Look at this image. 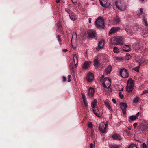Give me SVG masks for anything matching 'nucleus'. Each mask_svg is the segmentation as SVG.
<instances>
[{
	"label": "nucleus",
	"instance_id": "f257e3e1",
	"mask_svg": "<svg viewBox=\"0 0 148 148\" xmlns=\"http://www.w3.org/2000/svg\"><path fill=\"white\" fill-rule=\"evenodd\" d=\"M95 25L99 29H104L105 27V23L103 18L99 17L95 21Z\"/></svg>",
	"mask_w": 148,
	"mask_h": 148
},
{
	"label": "nucleus",
	"instance_id": "f03ea898",
	"mask_svg": "<svg viewBox=\"0 0 148 148\" xmlns=\"http://www.w3.org/2000/svg\"><path fill=\"white\" fill-rule=\"evenodd\" d=\"M115 5L116 8L121 11H124L126 10V5L123 1H116Z\"/></svg>",
	"mask_w": 148,
	"mask_h": 148
},
{
	"label": "nucleus",
	"instance_id": "7ed1b4c3",
	"mask_svg": "<svg viewBox=\"0 0 148 148\" xmlns=\"http://www.w3.org/2000/svg\"><path fill=\"white\" fill-rule=\"evenodd\" d=\"M127 83L126 87V90L127 92H130L132 91L133 89L134 81L130 79L128 80Z\"/></svg>",
	"mask_w": 148,
	"mask_h": 148
},
{
	"label": "nucleus",
	"instance_id": "20e7f679",
	"mask_svg": "<svg viewBox=\"0 0 148 148\" xmlns=\"http://www.w3.org/2000/svg\"><path fill=\"white\" fill-rule=\"evenodd\" d=\"M111 43L113 45H122L123 43V40L120 37L113 38H112Z\"/></svg>",
	"mask_w": 148,
	"mask_h": 148
},
{
	"label": "nucleus",
	"instance_id": "39448f33",
	"mask_svg": "<svg viewBox=\"0 0 148 148\" xmlns=\"http://www.w3.org/2000/svg\"><path fill=\"white\" fill-rule=\"evenodd\" d=\"M120 74L123 78H126L128 77V73L127 70L124 68L122 69L120 71Z\"/></svg>",
	"mask_w": 148,
	"mask_h": 148
},
{
	"label": "nucleus",
	"instance_id": "423d86ee",
	"mask_svg": "<svg viewBox=\"0 0 148 148\" xmlns=\"http://www.w3.org/2000/svg\"><path fill=\"white\" fill-rule=\"evenodd\" d=\"M107 126V124L101 123L100 124L99 126V130L101 132L103 133H105L106 131Z\"/></svg>",
	"mask_w": 148,
	"mask_h": 148
},
{
	"label": "nucleus",
	"instance_id": "0eeeda50",
	"mask_svg": "<svg viewBox=\"0 0 148 148\" xmlns=\"http://www.w3.org/2000/svg\"><path fill=\"white\" fill-rule=\"evenodd\" d=\"M120 106L123 114H125L126 113V110L127 107V105L126 103L123 102H122L120 103Z\"/></svg>",
	"mask_w": 148,
	"mask_h": 148
},
{
	"label": "nucleus",
	"instance_id": "6e6552de",
	"mask_svg": "<svg viewBox=\"0 0 148 148\" xmlns=\"http://www.w3.org/2000/svg\"><path fill=\"white\" fill-rule=\"evenodd\" d=\"M78 64L74 63V62H71L70 64V69L71 72L74 73L75 68L77 66Z\"/></svg>",
	"mask_w": 148,
	"mask_h": 148
},
{
	"label": "nucleus",
	"instance_id": "1a4fd4ad",
	"mask_svg": "<svg viewBox=\"0 0 148 148\" xmlns=\"http://www.w3.org/2000/svg\"><path fill=\"white\" fill-rule=\"evenodd\" d=\"M88 35L90 37L97 39L96 37V32L95 31L92 30H88Z\"/></svg>",
	"mask_w": 148,
	"mask_h": 148
},
{
	"label": "nucleus",
	"instance_id": "9d476101",
	"mask_svg": "<svg viewBox=\"0 0 148 148\" xmlns=\"http://www.w3.org/2000/svg\"><path fill=\"white\" fill-rule=\"evenodd\" d=\"M94 77V75L92 73H89L88 74L86 79L88 82H91L93 79Z\"/></svg>",
	"mask_w": 148,
	"mask_h": 148
},
{
	"label": "nucleus",
	"instance_id": "9b49d317",
	"mask_svg": "<svg viewBox=\"0 0 148 148\" xmlns=\"http://www.w3.org/2000/svg\"><path fill=\"white\" fill-rule=\"evenodd\" d=\"M120 28L119 27H113L112 28L109 32V34H114L120 30Z\"/></svg>",
	"mask_w": 148,
	"mask_h": 148
},
{
	"label": "nucleus",
	"instance_id": "f8f14e48",
	"mask_svg": "<svg viewBox=\"0 0 148 148\" xmlns=\"http://www.w3.org/2000/svg\"><path fill=\"white\" fill-rule=\"evenodd\" d=\"M139 112H138L135 115H132L130 116V120H129V121L132 122V121H134L138 119L139 116Z\"/></svg>",
	"mask_w": 148,
	"mask_h": 148
},
{
	"label": "nucleus",
	"instance_id": "ddd939ff",
	"mask_svg": "<svg viewBox=\"0 0 148 148\" xmlns=\"http://www.w3.org/2000/svg\"><path fill=\"white\" fill-rule=\"evenodd\" d=\"M94 90L92 87H90L88 89V95L90 98L92 97L94 95Z\"/></svg>",
	"mask_w": 148,
	"mask_h": 148
},
{
	"label": "nucleus",
	"instance_id": "4468645a",
	"mask_svg": "<svg viewBox=\"0 0 148 148\" xmlns=\"http://www.w3.org/2000/svg\"><path fill=\"white\" fill-rule=\"evenodd\" d=\"M91 62L90 61H86L84 62L83 64L82 67L84 69H87L90 66Z\"/></svg>",
	"mask_w": 148,
	"mask_h": 148
},
{
	"label": "nucleus",
	"instance_id": "2eb2a0df",
	"mask_svg": "<svg viewBox=\"0 0 148 148\" xmlns=\"http://www.w3.org/2000/svg\"><path fill=\"white\" fill-rule=\"evenodd\" d=\"M112 138L116 140H120L122 139L120 135L117 133H115L113 134L112 136Z\"/></svg>",
	"mask_w": 148,
	"mask_h": 148
},
{
	"label": "nucleus",
	"instance_id": "dca6fc26",
	"mask_svg": "<svg viewBox=\"0 0 148 148\" xmlns=\"http://www.w3.org/2000/svg\"><path fill=\"white\" fill-rule=\"evenodd\" d=\"M69 15V16L70 18L72 20L75 21L77 18V16L74 12H72Z\"/></svg>",
	"mask_w": 148,
	"mask_h": 148
},
{
	"label": "nucleus",
	"instance_id": "f3484780",
	"mask_svg": "<svg viewBox=\"0 0 148 148\" xmlns=\"http://www.w3.org/2000/svg\"><path fill=\"white\" fill-rule=\"evenodd\" d=\"M104 45V41L103 40H101L99 41L98 45V47L97 48V50H99V49L102 48L103 46Z\"/></svg>",
	"mask_w": 148,
	"mask_h": 148
},
{
	"label": "nucleus",
	"instance_id": "a211bd4d",
	"mask_svg": "<svg viewBox=\"0 0 148 148\" xmlns=\"http://www.w3.org/2000/svg\"><path fill=\"white\" fill-rule=\"evenodd\" d=\"M123 49L126 52H128L130 51V47L129 45H124L123 46Z\"/></svg>",
	"mask_w": 148,
	"mask_h": 148
},
{
	"label": "nucleus",
	"instance_id": "6ab92c4d",
	"mask_svg": "<svg viewBox=\"0 0 148 148\" xmlns=\"http://www.w3.org/2000/svg\"><path fill=\"white\" fill-rule=\"evenodd\" d=\"M108 87L106 85L105 83L104 82H103L102 83V85L106 89H108L109 88L111 85V80L110 79L108 81Z\"/></svg>",
	"mask_w": 148,
	"mask_h": 148
},
{
	"label": "nucleus",
	"instance_id": "aec40b11",
	"mask_svg": "<svg viewBox=\"0 0 148 148\" xmlns=\"http://www.w3.org/2000/svg\"><path fill=\"white\" fill-rule=\"evenodd\" d=\"M100 5L103 7H106L107 6L106 0H99Z\"/></svg>",
	"mask_w": 148,
	"mask_h": 148
},
{
	"label": "nucleus",
	"instance_id": "412c9836",
	"mask_svg": "<svg viewBox=\"0 0 148 148\" xmlns=\"http://www.w3.org/2000/svg\"><path fill=\"white\" fill-rule=\"evenodd\" d=\"M97 101L96 99H95L94 101L91 102V106L92 108L97 107Z\"/></svg>",
	"mask_w": 148,
	"mask_h": 148
},
{
	"label": "nucleus",
	"instance_id": "4be33fe9",
	"mask_svg": "<svg viewBox=\"0 0 148 148\" xmlns=\"http://www.w3.org/2000/svg\"><path fill=\"white\" fill-rule=\"evenodd\" d=\"M104 104L108 108L109 110H110V112H111L113 111V110L112 109L108 101H105L104 102Z\"/></svg>",
	"mask_w": 148,
	"mask_h": 148
},
{
	"label": "nucleus",
	"instance_id": "5701e85b",
	"mask_svg": "<svg viewBox=\"0 0 148 148\" xmlns=\"http://www.w3.org/2000/svg\"><path fill=\"white\" fill-rule=\"evenodd\" d=\"M99 65V62L97 59H95L94 60V66L95 67L97 68L98 67Z\"/></svg>",
	"mask_w": 148,
	"mask_h": 148
},
{
	"label": "nucleus",
	"instance_id": "b1692460",
	"mask_svg": "<svg viewBox=\"0 0 148 148\" xmlns=\"http://www.w3.org/2000/svg\"><path fill=\"white\" fill-rule=\"evenodd\" d=\"M78 57L76 54H75L73 56V61L72 62H74V63L78 64Z\"/></svg>",
	"mask_w": 148,
	"mask_h": 148
},
{
	"label": "nucleus",
	"instance_id": "393cba45",
	"mask_svg": "<svg viewBox=\"0 0 148 148\" xmlns=\"http://www.w3.org/2000/svg\"><path fill=\"white\" fill-rule=\"evenodd\" d=\"M112 69V67L111 66H108L106 69L105 70V72L106 74L110 73Z\"/></svg>",
	"mask_w": 148,
	"mask_h": 148
},
{
	"label": "nucleus",
	"instance_id": "a878e982",
	"mask_svg": "<svg viewBox=\"0 0 148 148\" xmlns=\"http://www.w3.org/2000/svg\"><path fill=\"white\" fill-rule=\"evenodd\" d=\"M109 148H120V146L117 144H111L109 145Z\"/></svg>",
	"mask_w": 148,
	"mask_h": 148
},
{
	"label": "nucleus",
	"instance_id": "bb28decb",
	"mask_svg": "<svg viewBox=\"0 0 148 148\" xmlns=\"http://www.w3.org/2000/svg\"><path fill=\"white\" fill-rule=\"evenodd\" d=\"M139 12H140V13L139 12H138L137 14V16L136 17V18L139 17L140 15L143 14V9L142 8H140L139 9Z\"/></svg>",
	"mask_w": 148,
	"mask_h": 148
},
{
	"label": "nucleus",
	"instance_id": "cd10ccee",
	"mask_svg": "<svg viewBox=\"0 0 148 148\" xmlns=\"http://www.w3.org/2000/svg\"><path fill=\"white\" fill-rule=\"evenodd\" d=\"M139 99L140 98L138 97H136L134 99L133 102L134 103H136L139 102Z\"/></svg>",
	"mask_w": 148,
	"mask_h": 148
},
{
	"label": "nucleus",
	"instance_id": "c85d7f7f",
	"mask_svg": "<svg viewBox=\"0 0 148 148\" xmlns=\"http://www.w3.org/2000/svg\"><path fill=\"white\" fill-rule=\"evenodd\" d=\"M77 35L76 33H74L72 36L71 41H72L73 40H76L77 38Z\"/></svg>",
	"mask_w": 148,
	"mask_h": 148
},
{
	"label": "nucleus",
	"instance_id": "c756f323",
	"mask_svg": "<svg viewBox=\"0 0 148 148\" xmlns=\"http://www.w3.org/2000/svg\"><path fill=\"white\" fill-rule=\"evenodd\" d=\"M113 51L114 53H117L119 52V50L117 47H115L114 48Z\"/></svg>",
	"mask_w": 148,
	"mask_h": 148
},
{
	"label": "nucleus",
	"instance_id": "7c9ffc66",
	"mask_svg": "<svg viewBox=\"0 0 148 148\" xmlns=\"http://www.w3.org/2000/svg\"><path fill=\"white\" fill-rule=\"evenodd\" d=\"M92 110L94 113L99 112V110L97 107L92 108Z\"/></svg>",
	"mask_w": 148,
	"mask_h": 148
},
{
	"label": "nucleus",
	"instance_id": "2f4dec72",
	"mask_svg": "<svg viewBox=\"0 0 148 148\" xmlns=\"http://www.w3.org/2000/svg\"><path fill=\"white\" fill-rule=\"evenodd\" d=\"M126 31L129 35H132V32L129 29H126Z\"/></svg>",
	"mask_w": 148,
	"mask_h": 148
},
{
	"label": "nucleus",
	"instance_id": "473e14b6",
	"mask_svg": "<svg viewBox=\"0 0 148 148\" xmlns=\"http://www.w3.org/2000/svg\"><path fill=\"white\" fill-rule=\"evenodd\" d=\"M131 57V56L130 54H127L125 57V59L126 60H128Z\"/></svg>",
	"mask_w": 148,
	"mask_h": 148
},
{
	"label": "nucleus",
	"instance_id": "72a5a7b5",
	"mask_svg": "<svg viewBox=\"0 0 148 148\" xmlns=\"http://www.w3.org/2000/svg\"><path fill=\"white\" fill-rule=\"evenodd\" d=\"M115 21L116 23H119L120 21V19L119 17H116L115 19Z\"/></svg>",
	"mask_w": 148,
	"mask_h": 148
},
{
	"label": "nucleus",
	"instance_id": "f704fd0d",
	"mask_svg": "<svg viewBox=\"0 0 148 148\" xmlns=\"http://www.w3.org/2000/svg\"><path fill=\"white\" fill-rule=\"evenodd\" d=\"M143 19L144 22L146 26L147 27L148 26V24H147V20L145 17H143Z\"/></svg>",
	"mask_w": 148,
	"mask_h": 148
},
{
	"label": "nucleus",
	"instance_id": "c9c22d12",
	"mask_svg": "<svg viewBox=\"0 0 148 148\" xmlns=\"http://www.w3.org/2000/svg\"><path fill=\"white\" fill-rule=\"evenodd\" d=\"M88 127L92 128L93 127V125L91 122H90L88 124Z\"/></svg>",
	"mask_w": 148,
	"mask_h": 148
},
{
	"label": "nucleus",
	"instance_id": "e433bc0d",
	"mask_svg": "<svg viewBox=\"0 0 148 148\" xmlns=\"http://www.w3.org/2000/svg\"><path fill=\"white\" fill-rule=\"evenodd\" d=\"M57 38H58V42H59L60 44V42L61 41V36L60 35H58L57 36Z\"/></svg>",
	"mask_w": 148,
	"mask_h": 148
},
{
	"label": "nucleus",
	"instance_id": "4c0bfd02",
	"mask_svg": "<svg viewBox=\"0 0 148 148\" xmlns=\"http://www.w3.org/2000/svg\"><path fill=\"white\" fill-rule=\"evenodd\" d=\"M65 10L67 12V13L69 14V15L72 12V11L68 8H65Z\"/></svg>",
	"mask_w": 148,
	"mask_h": 148
},
{
	"label": "nucleus",
	"instance_id": "58836bf2",
	"mask_svg": "<svg viewBox=\"0 0 148 148\" xmlns=\"http://www.w3.org/2000/svg\"><path fill=\"white\" fill-rule=\"evenodd\" d=\"M95 114V115L97 116L98 117H101V115H100V113L98 112H95V113H94Z\"/></svg>",
	"mask_w": 148,
	"mask_h": 148
},
{
	"label": "nucleus",
	"instance_id": "ea45409f",
	"mask_svg": "<svg viewBox=\"0 0 148 148\" xmlns=\"http://www.w3.org/2000/svg\"><path fill=\"white\" fill-rule=\"evenodd\" d=\"M139 66H140V64L139 65ZM139 67L140 66L136 67L134 69V70L138 72L139 71Z\"/></svg>",
	"mask_w": 148,
	"mask_h": 148
},
{
	"label": "nucleus",
	"instance_id": "a19ab883",
	"mask_svg": "<svg viewBox=\"0 0 148 148\" xmlns=\"http://www.w3.org/2000/svg\"><path fill=\"white\" fill-rule=\"evenodd\" d=\"M84 103V105L87 107V106L88 104L87 103V101L86 99H84L83 100Z\"/></svg>",
	"mask_w": 148,
	"mask_h": 148
},
{
	"label": "nucleus",
	"instance_id": "79ce46f5",
	"mask_svg": "<svg viewBox=\"0 0 148 148\" xmlns=\"http://www.w3.org/2000/svg\"><path fill=\"white\" fill-rule=\"evenodd\" d=\"M147 146L146 144L144 143H143L142 144V147L143 148H147Z\"/></svg>",
	"mask_w": 148,
	"mask_h": 148
},
{
	"label": "nucleus",
	"instance_id": "37998d69",
	"mask_svg": "<svg viewBox=\"0 0 148 148\" xmlns=\"http://www.w3.org/2000/svg\"><path fill=\"white\" fill-rule=\"evenodd\" d=\"M119 96H120V97L122 99L123 97V94H122V93L121 92H119Z\"/></svg>",
	"mask_w": 148,
	"mask_h": 148
},
{
	"label": "nucleus",
	"instance_id": "c03bdc74",
	"mask_svg": "<svg viewBox=\"0 0 148 148\" xmlns=\"http://www.w3.org/2000/svg\"><path fill=\"white\" fill-rule=\"evenodd\" d=\"M82 99L83 100L86 99V97L85 96V95L84 94L82 93Z\"/></svg>",
	"mask_w": 148,
	"mask_h": 148
},
{
	"label": "nucleus",
	"instance_id": "a18cd8bd",
	"mask_svg": "<svg viewBox=\"0 0 148 148\" xmlns=\"http://www.w3.org/2000/svg\"><path fill=\"white\" fill-rule=\"evenodd\" d=\"M71 77V76L70 75H69L68 76V82H70L71 81L70 78Z\"/></svg>",
	"mask_w": 148,
	"mask_h": 148
},
{
	"label": "nucleus",
	"instance_id": "49530a36",
	"mask_svg": "<svg viewBox=\"0 0 148 148\" xmlns=\"http://www.w3.org/2000/svg\"><path fill=\"white\" fill-rule=\"evenodd\" d=\"M148 93V90H145L143 92V94Z\"/></svg>",
	"mask_w": 148,
	"mask_h": 148
},
{
	"label": "nucleus",
	"instance_id": "de8ad7c7",
	"mask_svg": "<svg viewBox=\"0 0 148 148\" xmlns=\"http://www.w3.org/2000/svg\"><path fill=\"white\" fill-rule=\"evenodd\" d=\"M56 25H57V27H60V22H58L57 24H56Z\"/></svg>",
	"mask_w": 148,
	"mask_h": 148
},
{
	"label": "nucleus",
	"instance_id": "09e8293b",
	"mask_svg": "<svg viewBox=\"0 0 148 148\" xmlns=\"http://www.w3.org/2000/svg\"><path fill=\"white\" fill-rule=\"evenodd\" d=\"M112 101H113V102L114 103V104H116V100L114 99H112Z\"/></svg>",
	"mask_w": 148,
	"mask_h": 148
},
{
	"label": "nucleus",
	"instance_id": "8fccbe9b",
	"mask_svg": "<svg viewBox=\"0 0 148 148\" xmlns=\"http://www.w3.org/2000/svg\"><path fill=\"white\" fill-rule=\"evenodd\" d=\"M66 79V78L65 77H63V81L64 82H65Z\"/></svg>",
	"mask_w": 148,
	"mask_h": 148
},
{
	"label": "nucleus",
	"instance_id": "3c124183",
	"mask_svg": "<svg viewBox=\"0 0 148 148\" xmlns=\"http://www.w3.org/2000/svg\"><path fill=\"white\" fill-rule=\"evenodd\" d=\"M137 125V123H134L133 124V126L135 128L136 127Z\"/></svg>",
	"mask_w": 148,
	"mask_h": 148
},
{
	"label": "nucleus",
	"instance_id": "603ef678",
	"mask_svg": "<svg viewBox=\"0 0 148 148\" xmlns=\"http://www.w3.org/2000/svg\"><path fill=\"white\" fill-rule=\"evenodd\" d=\"M104 79H105L104 80L105 81H107L108 82V81L110 79H109L108 78H107V77L105 78Z\"/></svg>",
	"mask_w": 148,
	"mask_h": 148
},
{
	"label": "nucleus",
	"instance_id": "864d4df0",
	"mask_svg": "<svg viewBox=\"0 0 148 148\" xmlns=\"http://www.w3.org/2000/svg\"><path fill=\"white\" fill-rule=\"evenodd\" d=\"M71 46H72V47L73 48V49H75L76 48V47L75 46H73L72 43H71Z\"/></svg>",
	"mask_w": 148,
	"mask_h": 148
},
{
	"label": "nucleus",
	"instance_id": "5fc2aeb1",
	"mask_svg": "<svg viewBox=\"0 0 148 148\" xmlns=\"http://www.w3.org/2000/svg\"><path fill=\"white\" fill-rule=\"evenodd\" d=\"M71 0L72 2L73 3H76L77 2V0H75V2H73V0Z\"/></svg>",
	"mask_w": 148,
	"mask_h": 148
},
{
	"label": "nucleus",
	"instance_id": "6e6d98bb",
	"mask_svg": "<svg viewBox=\"0 0 148 148\" xmlns=\"http://www.w3.org/2000/svg\"><path fill=\"white\" fill-rule=\"evenodd\" d=\"M93 144L91 143L90 145V148H93Z\"/></svg>",
	"mask_w": 148,
	"mask_h": 148
},
{
	"label": "nucleus",
	"instance_id": "4d7b16f0",
	"mask_svg": "<svg viewBox=\"0 0 148 148\" xmlns=\"http://www.w3.org/2000/svg\"><path fill=\"white\" fill-rule=\"evenodd\" d=\"M62 51L64 52H66L67 51V50L66 49H63Z\"/></svg>",
	"mask_w": 148,
	"mask_h": 148
},
{
	"label": "nucleus",
	"instance_id": "13d9d810",
	"mask_svg": "<svg viewBox=\"0 0 148 148\" xmlns=\"http://www.w3.org/2000/svg\"><path fill=\"white\" fill-rule=\"evenodd\" d=\"M89 22L90 23H91V18H89Z\"/></svg>",
	"mask_w": 148,
	"mask_h": 148
},
{
	"label": "nucleus",
	"instance_id": "bf43d9fd",
	"mask_svg": "<svg viewBox=\"0 0 148 148\" xmlns=\"http://www.w3.org/2000/svg\"><path fill=\"white\" fill-rule=\"evenodd\" d=\"M116 59L119 60H122V58L121 57H118L116 58Z\"/></svg>",
	"mask_w": 148,
	"mask_h": 148
},
{
	"label": "nucleus",
	"instance_id": "052dcab7",
	"mask_svg": "<svg viewBox=\"0 0 148 148\" xmlns=\"http://www.w3.org/2000/svg\"><path fill=\"white\" fill-rule=\"evenodd\" d=\"M133 146H132V145H129L128 147L129 148H133Z\"/></svg>",
	"mask_w": 148,
	"mask_h": 148
},
{
	"label": "nucleus",
	"instance_id": "680f3d73",
	"mask_svg": "<svg viewBox=\"0 0 148 148\" xmlns=\"http://www.w3.org/2000/svg\"><path fill=\"white\" fill-rule=\"evenodd\" d=\"M60 2V0H56V2L57 3H59Z\"/></svg>",
	"mask_w": 148,
	"mask_h": 148
},
{
	"label": "nucleus",
	"instance_id": "e2e57ef3",
	"mask_svg": "<svg viewBox=\"0 0 148 148\" xmlns=\"http://www.w3.org/2000/svg\"><path fill=\"white\" fill-rule=\"evenodd\" d=\"M92 136H93V133H92V132L91 133V137L92 138Z\"/></svg>",
	"mask_w": 148,
	"mask_h": 148
},
{
	"label": "nucleus",
	"instance_id": "0e129e2a",
	"mask_svg": "<svg viewBox=\"0 0 148 148\" xmlns=\"http://www.w3.org/2000/svg\"><path fill=\"white\" fill-rule=\"evenodd\" d=\"M146 129H148V124H147V127H146Z\"/></svg>",
	"mask_w": 148,
	"mask_h": 148
},
{
	"label": "nucleus",
	"instance_id": "69168bd1",
	"mask_svg": "<svg viewBox=\"0 0 148 148\" xmlns=\"http://www.w3.org/2000/svg\"><path fill=\"white\" fill-rule=\"evenodd\" d=\"M101 77H102V78H103L104 77V75H102V76Z\"/></svg>",
	"mask_w": 148,
	"mask_h": 148
},
{
	"label": "nucleus",
	"instance_id": "338daca9",
	"mask_svg": "<svg viewBox=\"0 0 148 148\" xmlns=\"http://www.w3.org/2000/svg\"><path fill=\"white\" fill-rule=\"evenodd\" d=\"M138 61L137 62H141V61L140 60H137Z\"/></svg>",
	"mask_w": 148,
	"mask_h": 148
},
{
	"label": "nucleus",
	"instance_id": "774afa93",
	"mask_svg": "<svg viewBox=\"0 0 148 148\" xmlns=\"http://www.w3.org/2000/svg\"><path fill=\"white\" fill-rule=\"evenodd\" d=\"M147 144H148V138L147 139Z\"/></svg>",
	"mask_w": 148,
	"mask_h": 148
}]
</instances>
